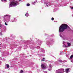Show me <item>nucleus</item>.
<instances>
[{"instance_id": "nucleus-1", "label": "nucleus", "mask_w": 73, "mask_h": 73, "mask_svg": "<svg viewBox=\"0 0 73 73\" xmlns=\"http://www.w3.org/2000/svg\"><path fill=\"white\" fill-rule=\"evenodd\" d=\"M68 26L66 24H63L61 26H60L59 29V31L60 32V36L61 37H62V35H61V33L63 32L64 31L65 29H67Z\"/></svg>"}, {"instance_id": "nucleus-2", "label": "nucleus", "mask_w": 73, "mask_h": 73, "mask_svg": "<svg viewBox=\"0 0 73 73\" xmlns=\"http://www.w3.org/2000/svg\"><path fill=\"white\" fill-rule=\"evenodd\" d=\"M4 21L5 22V24L6 25H8L7 22H9L10 21L11 19V15H8V14L5 15L3 17Z\"/></svg>"}, {"instance_id": "nucleus-3", "label": "nucleus", "mask_w": 73, "mask_h": 73, "mask_svg": "<svg viewBox=\"0 0 73 73\" xmlns=\"http://www.w3.org/2000/svg\"><path fill=\"white\" fill-rule=\"evenodd\" d=\"M10 2L9 5V8L12 7H16L19 4V3L17 1H15L14 0H9Z\"/></svg>"}, {"instance_id": "nucleus-4", "label": "nucleus", "mask_w": 73, "mask_h": 73, "mask_svg": "<svg viewBox=\"0 0 73 73\" xmlns=\"http://www.w3.org/2000/svg\"><path fill=\"white\" fill-rule=\"evenodd\" d=\"M41 67L42 69H46V66L44 64H42Z\"/></svg>"}, {"instance_id": "nucleus-5", "label": "nucleus", "mask_w": 73, "mask_h": 73, "mask_svg": "<svg viewBox=\"0 0 73 73\" xmlns=\"http://www.w3.org/2000/svg\"><path fill=\"white\" fill-rule=\"evenodd\" d=\"M46 5L47 6V7H49V5H50V2H46Z\"/></svg>"}, {"instance_id": "nucleus-6", "label": "nucleus", "mask_w": 73, "mask_h": 73, "mask_svg": "<svg viewBox=\"0 0 73 73\" xmlns=\"http://www.w3.org/2000/svg\"><path fill=\"white\" fill-rule=\"evenodd\" d=\"M69 72V68H67L66 69V73H68Z\"/></svg>"}, {"instance_id": "nucleus-7", "label": "nucleus", "mask_w": 73, "mask_h": 73, "mask_svg": "<svg viewBox=\"0 0 73 73\" xmlns=\"http://www.w3.org/2000/svg\"><path fill=\"white\" fill-rule=\"evenodd\" d=\"M5 67H7V68H9V65H8V64H6L5 65Z\"/></svg>"}, {"instance_id": "nucleus-8", "label": "nucleus", "mask_w": 73, "mask_h": 73, "mask_svg": "<svg viewBox=\"0 0 73 73\" xmlns=\"http://www.w3.org/2000/svg\"><path fill=\"white\" fill-rule=\"evenodd\" d=\"M25 16L27 17H28V16H29V14L28 13H26L25 14Z\"/></svg>"}, {"instance_id": "nucleus-9", "label": "nucleus", "mask_w": 73, "mask_h": 73, "mask_svg": "<svg viewBox=\"0 0 73 73\" xmlns=\"http://www.w3.org/2000/svg\"><path fill=\"white\" fill-rule=\"evenodd\" d=\"M46 44L47 45H50V42H47L46 43Z\"/></svg>"}, {"instance_id": "nucleus-10", "label": "nucleus", "mask_w": 73, "mask_h": 73, "mask_svg": "<svg viewBox=\"0 0 73 73\" xmlns=\"http://www.w3.org/2000/svg\"><path fill=\"white\" fill-rule=\"evenodd\" d=\"M45 58H43L41 60V61H45Z\"/></svg>"}, {"instance_id": "nucleus-11", "label": "nucleus", "mask_w": 73, "mask_h": 73, "mask_svg": "<svg viewBox=\"0 0 73 73\" xmlns=\"http://www.w3.org/2000/svg\"><path fill=\"white\" fill-rule=\"evenodd\" d=\"M24 73V71H23L22 70H21L20 72V73Z\"/></svg>"}, {"instance_id": "nucleus-12", "label": "nucleus", "mask_w": 73, "mask_h": 73, "mask_svg": "<svg viewBox=\"0 0 73 73\" xmlns=\"http://www.w3.org/2000/svg\"><path fill=\"white\" fill-rule=\"evenodd\" d=\"M3 2L4 3H6V2H7V0H3Z\"/></svg>"}, {"instance_id": "nucleus-13", "label": "nucleus", "mask_w": 73, "mask_h": 73, "mask_svg": "<svg viewBox=\"0 0 73 73\" xmlns=\"http://www.w3.org/2000/svg\"><path fill=\"white\" fill-rule=\"evenodd\" d=\"M67 44H68V46L70 45V44L69 43H67Z\"/></svg>"}, {"instance_id": "nucleus-14", "label": "nucleus", "mask_w": 73, "mask_h": 73, "mask_svg": "<svg viewBox=\"0 0 73 73\" xmlns=\"http://www.w3.org/2000/svg\"><path fill=\"white\" fill-rule=\"evenodd\" d=\"M29 5H30V4H29V3H28L27 4V6H29Z\"/></svg>"}, {"instance_id": "nucleus-15", "label": "nucleus", "mask_w": 73, "mask_h": 73, "mask_svg": "<svg viewBox=\"0 0 73 73\" xmlns=\"http://www.w3.org/2000/svg\"><path fill=\"white\" fill-rule=\"evenodd\" d=\"M73 57V55H72L71 56L70 58L71 59H72V58Z\"/></svg>"}, {"instance_id": "nucleus-16", "label": "nucleus", "mask_w": 73, "mask_h": 73, "mask_svg": "<svg viewBox=\"0 0 73 73\" xmlns=\"http://www.w3.org/2000/svg\"><path fill=\"white\" fill-rule=\"evenodd\" d=\"M14 20H15V21H16V20H17V19L15 18H14Z\"/></svg>"}, {"instance_id": "nucleus-17", "label": "nucleus", "mask_w": 73, "mask_h": 73, "mask_svg": "<svg viewBox=\"0 0 73 73\" xmlns=\"http://www.w3.org/2000/svg\"><path fill=\"white\" fill-rule=\"evenodd\" d=\"M2 27V26L1 25V24H0V28H1Z\"/></svg>"}, {"instance_id": "nucleus-18", "label": "nucleus", "mask_w": 73, "mask_h": 73, "mask_svg": "<svg viewBox=\"0 0 73 73\" xmlns=\"http://www.w3.org/2000/svg\"><path fill=\"white\" fill-rule=\"evenodd\" d=\"M1 60H2L3 61H5V59H1Z\"/></svg>"}, {"instance_id": "nucleus-19", "label": "nucleus", "mask_w": 73, "mask_h": 73, "mask_svg": "<svg viewBox=\"0 0 73 73\" xmlns=\"http://www.w3.org/2000/svg\"><path fill=\"white\" fill-rule=\"evenodd\" d=\"M59 62H62V60H60Z\"/></svg>"}, {"instance_id": "nucleus-20", "label": "nucleus", "mask_w": 73, "mask_h": 73, "mask_svg": "<svg viewBox=\"0 0 73 73\" xmlns=\"http://www.w3.org/2000/svg\"><path fill=\"white\" fill-rule=\"evenodd\" d=\"M49 67H50V68H52L50 64L49 65Z\"/></svg>"}, {"instance_id": "nucleus-21", "label": "nucleus", "mask_w": 73, "mask_h": 73, "mask_svg": "<svg viewBox=\"0 0 73 73\" xmlns=\"http://www.w3.org/2000/svg\"><path fill=\"white\" fill-rule=\"evenodd\" d=\"M52 20H54V18H52L51 19Z\"/></svg>"}, {"instance_id": "nucleus-22", "label": "nucleus", "mask_w": 73, "mask_h": 73, "mask_svg": "<svg viewBox=\"0 0 73 73\" xmlns=\"http://www.w3.org/2000/svg\"><path fill=\"white\" fill-rule=\"evenodd\" d=\"M0 35L1 36L2 35V33H0Z\"/></svg>"}, {"instance_id": "nucleus-23", "label": "nucleus", "mask_w": 73, "mask_h": 73, "mask_svg": "<svg viewBox=\"0 0 73 73\" xmlns=\"http://www.w3.org/2000/svg\"><path fill=\"white\" fill-rule=\"evenodd\" d=\"M48 70L50 71V70H52V69L50 68V69H48Z\"/></svg>"}, {"instance_id": "nucleus-24", "label": "nucleus", "mask_w": 73, "mask_h": 73, "mask_svg": "<svg viewBox=\"0 0 73 73\" xmlns=\"http://www.w3.org/2000/svg\"><path fill=\"white\" fill-rule=\"evenodd\" d=\"M64 43H65V42H63V45H64Z\"/></svg>"}, {"instance_id": "nucleus-25", "label": "nucleus", "mask_w": 73, "mask_h": 73, "mask_svg": "<svg viewBox=\"0 0 73 73\" xmlns=\"http://www.w3.org/2000/svg\"><path fill=\"white\" fill-rule=\"evenodd\" d=\"M71 9H73V7H71Z\"/></svg>"}, {"instance_id": "nucleus-26", "label": "nucleus", "mask_w": 73, "mask_h": 73, "mask_svg": "<svg viewBox=\"0 0 73 73\" xmlns=\"http://www.w3.org/2000/svg\"><path fill=\"white\" fill-rule=\"evenodd\" d=\"M44 73H47V72H46V71H44Z\"/></svg>"}, {"instance_id": "nucleus-27", "label": "nucleus", "mask_w": 73, "mask_h": 73, "mask_svg": "<svg viewBox=\"0 0 73 73\" xmlns=\"http://www.w3.org/2000/svg\"><path fill=\"white\" fill-rule=\"evenodd\" d=\"M3 48H5V47L4 46H3Z\"/></svg>"}, {"instance_id": "nucleus-28", "label": "nucleus", "mask_w": 73, "mask_h": 73, "mask_svg": "<svg viewBox=\"0 0 73 73\" xmlns=\"http://www.w3.org/2000/svg\"><path fill=\"white\" fill-rule=\"evenodd\" d=\"M37 48H40V47L39 46L37 47Z\"/></svg>"}, {"instance_id": "nucleus-29", "label": "nucleus", "mask_w": 73, "mask_h": 73, "mask_svg": "<svg viewBox=\"0 0 73 73\" xmlns=\"http://www.w3.org/2000/svg\"><path fill=\"white\" fill-rule=\"evenodd\" d=\"M64 45L66 47H68L67 46H66L65 45V44H64Z\"/></svg>"}, {"instance_id": "nucleus-30", "label": "nucleus", "mask_w": 73, "mask_h": 73, "mask_svg": "<svg viewBox=\"0 0 73 73\" xmlns=\"http://www.w3.org/2000/svg\"><path fill=\"white\" fill-rule=\"evenodd\" d=\"M12 22H14V21H12Z\"/></svg>"}, {"instance_id": "nucleus-31", "label": "nucleus", "mask_w": 73, "mask_h": 73, "mask_svg": "<svg viewBox=\"0 0 73 73\" xmlns=\"http://www.w3.org/2000/svg\"><path fill=\"white\" fill-rule=\"evenodd\" d=\"M1 1H3V0H1Z\"/></svg>"}, {"instance_id": "nucleus-32", "label": "nucleus", "mask_w": 73, "mask_h": 73, "mask_svg": "<svg viewBox=\"0 0 73 73\" xmlns=\"http://www.w3.org/2000/svg\"><path fill=\"white\" fill-rule=\"evenodd\" d=\"M21 0H19V1H21Z\"/></svg>"}, {"instance_id": "nucleus-33", "label": "nucleus", "mask_w": 73, "mask_h": 73, "mask_svg": "<svg viewBox=\"0 0 73 73\" xmlns=\"http://www.w3.org/2000/svg\"><path fill=\"white\" fill-rule=\"evenodd\" d=\"M1 46V45L0 44V47Z\"/></svg>"}]
</instances>
